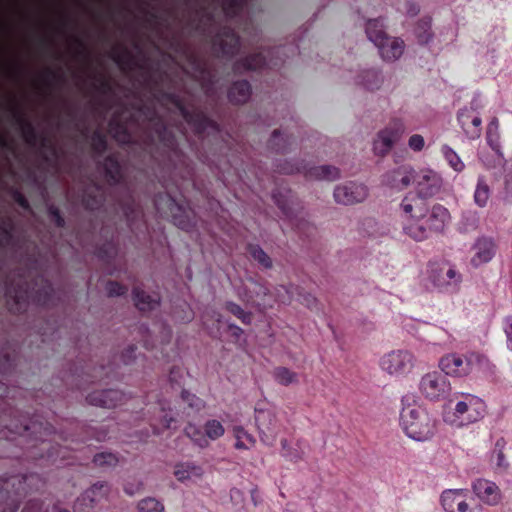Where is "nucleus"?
Instances as JSON below:
<instances>
[{"instance_id": "obj_12", "label": "nucleus", "mask_w": 512, "mask_h": 512, "mask_svg": "<svg viewBox=\"0 0 512 512\" xmlns=\"http://www.w3.org/2000/svg\"><path fill=\"white\" fill-rule=\"evenodd\" d=\"M374 45L378 48L381 58L386 62H395L401 58L405 50V43L398 37L386 35L374 37Z\"/></svg>"}, {"instance_id": "obj_11", "label": "nucleus", "mask_w": 512, "mask_h": 512, "mask_svg": "<svg viewBox=\"0 0 512 512\" xmlns=\"http://www.w3.org/2000/svg\"><path fill=\"white\" fill-rule=\"evenodd\" d=\"M441 505L446 512H482L477 506L470 508L467 493L464 489H447L441 494Z\"/></svg>"}, {"instance_id": "obj_16", "label": "nucleus", "mask_w": 512, "mask_h": 512, "mask_svg": "<svg viewBox=\"0 0 512 512\" xmlns=\"http://www.w3.org/2000/svg\"><path fill=\"white\" fill-rule=\"evenodd\" d=\"M472 489L477 498L487 505L495 506L501 501L499 487L490 480L477 479L473 482Z\"/></svg>"}, {"instance_id": "obj_25", "label": "nucleus", "mask_w": 512, "mask_h": 512, "mask_svg": "<svg viewBox=\"0 0 512 512\" xmlns=\"http://www.w3.org/2000/svg\"><path fill=\"white\" fill-rule=\"evenodd\" d=\"M232 434L235 439L234 447L237 450H250L256 445V438L240 425L233 426Z\"/></svg>"}, {"instance_id": "obj_45", "label": "nucleus", "mask_w": 512, "mask_h": 512, "mask_svg": "<svg viewBox=\"0 0 512 512\" xmlns=\"http://www.w3.org/2000/svg\"><path fill=\"white\" fill-rule=\"evenodd\" d=\"M181 399L193 411H200L205 406L202 399L187 391L181 393Z\"/></svg>"}, {"instance_id": "obj_24", "label": "nucleus", "mask_w": 512, "mask_h": 512, "mask_svg": "<svg viewBox=\"0 0 512 512\" xmlns=\"http://www.w3.org/2000/svg\"><path fill=\"white\" fill-rule=\"evenodd\" d=\"M307 176L314 180L335 181L340 178L341 173L335 166L321 165L311 167L307 172Z\"/></svg>"}, {"instance_id": "obj_1", "label": "nucleus", "mask_w": 512, "mask_h": 512, "mask_svg": "<svg viewBox=\"0 0 512 512\" xmlns=\"http://www.w3.org/2000/svg\"><path fill=\"white\" fill-rule=\"evenodd\" d=\"M401 403L399 423L405 435L417 442L431 440L436 426L429 413L415 401L409 402L407 397H403Z\"/></svg>"}, {"instance_id": "obj_53", "label": "nucleus", "mask_w": 512, "mask_h": 512, "mask_svg": "<svg viewBox=\"0 0 512 512\" xmlns=\"http://www.w3.org/2000/svg\"><path fill=\"white\" fill-rule=\"evenodd\" d=\"M299 301L308 308H314L317 302L316 298L309 293L300 295Z\"/></svg>"}, {"instance_id": "obj_6", "label": "nucleus", "mask_w": 512, "mask_h": 512, "mask_svg": "<svg viewBox=\"0 0 512 512\" xmlns=\"http://www.w3.org/2000/svg\"><path fill=\"white\" fill-rule=\"evenodd\" d=\"M255 424L261 443L272 447L279 434V425L273 409L257 407L255 409Z\"/></svg>"}, {"instance_id": "obj_52", "label": "nucleus", "mask_w": 512, "mask_h": 512, "mask_svg": "<svg viewBox=\"0 0 512 512\" xmlns=\"http://www.w3.org/2000/svg\"><path fill=\"white\" fill-rule=\"evenodd\" d=\"M504 331L507 338V347L512 351V316L504 319Z\"/></svg>"}, {"instance_id": "obj_10", "label": "nucleus", "mask_w": 512, "mask_h": 512, "mask_svg": "<svg viewBox=\"0 0 512 512\" xmlns=\"http://www.w3.org/2000/svg\"><path fill=\"white\" fill-rule=\"evenodd\" d=\"M403 132L404 128L400 123H394L379 131L373 141L374 154L380 157L386 156Z\"/></svg>"}, {"instance_id": "obj_7", "label": "nucleus", "mask_w": 512, "mask_h": 512, "mask_svg": "<svg viewBox=\"0 0 512 512\" xmlns=\"http://www.w3.org/2000/svg\"><path fill=\"white\" fill-rule=\"evenodd\" d=\"M369 196V188L364 183L348 181L335 186L333 198L337 204L351 206L364 202Z\"/></svg>"}, {"instance_id": "obj_35", "label": "nucleus", "mask_w": 512, "mask_h": 512, "mask_svg": "<svg viewBox=\"0 0 512 512\" xmlns=\"http://www.w3.org/2000/svg\"><path fill=\"white\" fill-rule=\"evenodd\" d=\"M185 435L198 447L207 448L209 442H207L204 430L201 431L196 425L188 424L184 428Z\"/></svg>"}, {"instance_id": "obj_21", "label": "nucleus", "mask_w": 512, "mask_h": 512, "mask_svg": "<svg viewBox=\"0 0 512 512\" xmlns=\"http://www.w3.org/2000/svg\"><path fill=\"white\" fill-rule=\"evenodd\" d=\"M173 474L179 482H186L192 479L201 478L203 469L191 461L179 462L175 464Z\"/></svg>"}, {"instance_id": "obj_50", "label": "nucleus", "mask_w": 512, "mask_h": 512, "mask_svg": "<svg viewBox=\"0 0 512 512\" xmlns=\"http://www.w3.org/2000/svg\"><path fill=\"white\" fill-rule=\"evenodd\" d=\"M425 140L424 137L420 134H413L408 139V147L415 151L420 152L424 149Z\"/></svg>"}, {"instance_id": "obj_2", "label": "nucleus", "mask_w": 512, "mask_h": 512, "mask_svg": "<svg viewBox=\"0 0 512 512\" xmlns=\"http://www.w3.org/2000/svg\"><path fill=\"white\" fill-rule=\"evenodd\" d=\"M484 364H488V359L478 353H449L439 359L438 367L446 377L463 378L472 372L475 365Z\"/></svg>"}, {"instance_id": "obj_54", "label": "nucleus", "mask_w": 512, "mask_h": 512, "mask_svg": "<svg viewBox=\"0 0 512 512\" xmlns=\"http://www.w3.org/2000/svg\"><path fill=\"white\" fill-rule=\"evenodd\" d=\"M22 512H46V510L43 509L42 504L38 502H32L29 503Z\"/></svg>"}, {"instance_id": "obj_28", "label": "nucleus", "mask_w": 512, "mask_h": 512, "mask_svg": "<svg viewBox=\"0 0 512 512\" xmlns=\"http://www.w3.org/2000/svg\"><path fill=\"white\" fill-rule=\"evenodd\" d=\"M441 154L449 167L456 173H462L465 170V163L459 156V154L452 149L449 145L441 146Z\"/></svg>"}, {"instance_id": "obj_48", "label": "nucleus", "mask_w": 512, "mask_h": 512, "mask_svg": "<svg viewBox=\"0 0 512 512\" xmlns=\"http://www.w3.org/2000/svg\"><path fill=\"white\" fill-rule=\"evenodd\" d=\"M183 214H173V220L175 225L183 230H188L192 227V220L190 218V211H182Z\"/></svg>"}, {"instance_id": "obj_55", "label": "nucleus", "mask_w": 512, "mask_h": 512, "mask_svg": "<svg viewBox=\"0 0 512 512\" xmlns=\"http://www.w3.org/2000/svg\"><path fill=\"white\" fill-rule=\"evenodd\" d=\"M234 2H235L234 7L225 6V11H226L227 15L232 16V15L237 14L238 11L240 10V8L242 7L243 0H234Z\"/></svg>"}, {"instance_id": "obj_4", "label": "nucleus", "mask_w": 512, "mask_h": 512, "mask_svg": "<svg viewBox=\"0 0 512 512\" xmlns=\"http://www.w3.org/2000/svg\"><path fill=\"white\" fill-rule=\"evenodd\" d=\"M418 390L425 399L439 401L450 394L451 383L441 370L428 371L420 377Z\"/></svg>"}, {"instance_id": "obj_27", "label": "nucleus", "mask_w": 512, "mask_h": 512, "mask_svg": "<svg viewBox=\"0 0 512 512\" xmlns=\"http://www.w3.org/2000/svg\"><path fill=\"white\" fill-rule=\"evenodd\" d=\"M490 195V187L487 184L485 176H478L473 195L474 203L480 208L486 207L489 202Z\"/></svg>"}, {"instance_id": "obj_23", "label": "nucleus", "mask_w": 512, "mask_h": 512, "mask_svg": "<svg viewBox=\"0 0 512 512\" xmlns=\"http://www.w3.org/2000/svg\"><path fill=\"white\" fill-rule=\"evenodd\" d=\"M382 83L383 76L376 69L362 71L356 78V84L369 91L378 90Z\"/></svg>"}, {"instance_id": "obj_64", "label": "nucleus", "mask_w": 512, "mask_h": 512, "mask_svg": "<svg viewBox=\"0 0 512 512\" xmlns=\"http://www.w3.org/2000/svg\"><path fill=\"white\" fill-rule=\"evenodd\" d=\"M97 139H98V143L96 144L97 145V149L100 150V149H104L105 148V140L102 136H97Z\"/></svg>"}, {"instance_id": "obj_22", "label": "nucleus", "mask_w": 512, "mask_h": 512, "mask_svg": "<svg viewBox=\"0 0 512 512\" xmlns=\"http://www.w3.org/2000/svg\"><path fill=\"white\" fill-rule=\"evenodd\" d=\"M403 231L406 235L416 241H422L429 237V228L425 219L402 220Z\"/></svg>"}, {"instance_id": "obj_29", "label": "nucleus", "mask_w": 512, "mask_h": 512, "mask_svg": "<svg viewBox=\"0 0 512 512\" xmlns=\"http://www.w3.org/2000/svg\"><path fill=\"white\" fill-rule=\"evenodd\" d=\"M480 215L477 211L468 210L462 214L458 224L459 230L463 233H472L479 228Z\"/></svg>"}, {"instance_id": "obj_59", "label": "nucleus", "mask_w": 512, "mask_h": 512, "mask_svg": "<svg viewBox=\"0 0 512 512\" xmlns=\"http://www.w3.org/2000/svg\"><path fill=\"white\" fill-rule=\"evenodd\" d=\"M505 197H506L507 201L512 203V182L506 185Z\"/></svg>"}, {"instance_id": "obj_42", "label": "nucleus", "mask_w": 512, "mask_h": 512, "mask_svg": "<svg viewBox=\"0 0 512 512\" xmlns=\"http://www.w3.org/2000/svg\"><path fill=\"white\" fill-rule=\"evenodd\" d=\"M93 462L100 468H112L118 464V457L110 452H101L94 456Z\"/></svg>"}, {"instance_id": "obj_15", "label": "nucleus", "mask_w": 512, "mask_h": 512, "mask_svg": "<svg viewBox=\"0 0 512 512\" xmlns=\"http://www.w3.org/2000/svg\"><path fill=\"white\" fill-rule=\"evenodd\" d=\"M458 121L464 133L469 139H477L481 135L482 119L473 108H463L458 112Z\"/></svg>"}, {"instance_id": "obj_58", "label": "nucleus", "mask_w": 512, "mask_h": 512, "mask_svg": "<svg viewBox=\"0 0 512 512\" xmlns=\"http://www.w3.org/2000/svg\"><path fill=\"white\" fill-rule=\"evenodd\" d=\"M250 494H251V500H252L254 506H258L260 503V498L258 496L257 489L256 488L252 489Z\"/></svg>"}, {"instance_id": "obj_38", "label": "nucleus", "mask_w": 512, "mask_h": 512, "mask_svg": "<svg viewBox=\"0 0 512 512\" xmlns=\"http://www.w3.org/2000/svg\"><path fill=\"white\" fill-rule=\"evenodd\" d=\"M245 289L247 291L246 299L247 301L254 302L256 298H263L267 295V288L262 284L249 279L245 284Z\"/></svg>"}, {"instance_id": "obj_60", "label": "nucleus", "mask_w": 512, "mask_h": 512, "mask_svg": "<svg viewBox=\"0 0 512 512\" xmlns=\"http://www.w3.org/2000/svg\"><path fill=\"white\" fill-rule=\"evenodd\" d=\"M114 169H115V173H113V172H111V171H110L109 173H110V177H111V179H112L114 182H116V181H118V180H119V178H120V173H119V166H118V164H115Z\"/></svg>"}, {"instance_id": "obj_34", "label": "nucleus", "mask_w": 512, "mask_h": 512, "mask_svg": "<svg viewBox=\"0 0 512 512\" xmlns=\"http://www.w3.org/2000/svg\"><path fill=\"white\" fill-rule=\"evenodd\" d=\"M238 45L239 38L232 30H225L219 38V46L225 54H233Z\"/></svg>"}, {"instance_id": "obj_61", "label": "nucleus", "mask_w": 512, "mask_h": 512, "mask_svg": "<svg viewBox=\"0 0 512 512\" xmlns=\"http://www.w3.org/2000/svg\"><path fill=\"white\" fill-rule=\"evenodd\" d=\"M229 328L233 332V335L235 336H239L243 332V330L236 325H230Z\"/></svg>"}, {"instance_id": "obj_47", "label": "nucleus", "mask_w": 512, "mask_h": 512, "mask_svg": "<svg viewBox=\"0 0 512 512\" xmlns=\"http://www.w3.org/2000/svg\"><path fill=\"white\" fill-rule=\"evenodd\" d=\"M226 309L240 319L244 324H249L251 322V314L244 311L238 304L227 302Z\"/></svg>"}, {"instance_id": "obj_14", "label": "nucleus", "mask_w": 512, "mask_h": 512, "mask_svg": "<svg viewBox=\"0 0 512 512\" xmlns=\"http://www.w3.org/2000/svg\"><path fill=\"white\" fill-rule=\"evenodd\" d=\"M414 168L399 166L383 175V184L392 191L400 192L413 184Z\"/></svg>"}, {"instance_id": "obj_17", "label": "nucleus", "mask_w": 512, "mask_h": 512, "mask_svg": "<svg viewBox=\"0 0 512 512\" xmlns=\"http://www.w3.org/2000/svg\"><path fill=\"white\" fill-rule=\"evenodd\" d=\"M472 252L473 255L470 262L472 266L479 267L493 259L496 252V246L491 238L479 237L472 246Z\"/></svg>"}, {"instance_id": "obj_63", "label": "nucleus", "mask_w": 512, "mask_h": 512, "mask_svg": "<svg viewBox=\"0 0 512 512\" xmlns=\"http://www.w3.org/2000/svg\"><path fill=\"white\" fill-rule=\"evenodd\" d=\"M117 140L122 143H125L129 140V135L125 131H123L121 135L117 136Z\"/></svg>"}, {"instance_id": "obj_26", "label": "nucleus", "mask_w": 512, "mask_h": 512, "mask_svg": "<svg viewBox=\"0 0 512 512\" xmlns=\"http://www.w3.org/2000/svg\"><path fill=\"white\" fill-rule=\"evenodd\" d=\"M414 34L419 44H429L433 39L432 19L430 17L420 19L415 26Z\"/></svg>"}, {"instance_id": "obj_13", "label": "nucleus", "mask_w": 512, "mask_h": 512, "mask_svg": "<svg viewBox=\"0 0 512 512\" xmlns=\"http://www.w3.org/2000/svg\"><path fill=\"white\" fill-rule=\"evenodd\" d=\"M108 493L109 486L106 482H96L77 498L74 510L76 512H87L96 503L104 499Z\"/></svg>"}, {"instance_id": "obj_56", "label": "nucleus", "mask_w": 512, "mask_h": 512, "mask_svg": "<svg viewBox=\"0 0 512 512\" xmlns=\"http://www.w3.org/2000/svg\"><path fill=\"white\" fill-rule=\"evenodd\" d=\"M231 499L234 501L243 500V492L237 488H233L230 492Z\"/></svg>"}, {"instance_id": "obj_5", "label": "nucleus", "mask_w": 512, "mask_h": 512, "mask_svg": "<svg viewBox=\"0 0 512 512\" xmlns=\"http://www.w3.org/2000/svg\"><path fill=\"white\" fill-rule=\"evenodd\" d=\"M454 411L461 424H471L484 417L486 405L478 396L464 393L456 402Z\"/></svg>"}, {"instance_id": "obj_46", "label": "nucleus", "mask_w": 512, "mask_h": 512, "mask_svg": "<svg viewBox=\"0 0 512 512\" xmlns=\"http://www.w3.org/2000/svg\"><path fill=\"white\" fill-rule=\"evenodd\" d=\"M281 455L288 461L296 462L302 458V454L291 447L287 439L281 440Z\"/></svg>"}, {"instance_id": "obj_36", "label": "nucleus", "mask_w": 512, "mask_h": 512, "mask_svg": "<svg viewBox=\"0 0 512 512\" xmlns=\"http://www.w3.org/2000/svg\"><path fill=\"white\" fill-rule=\"evenodd\" d=\"M138 512H164V504L155 497H146L137 503Z\"/></svg>"}, {"instance_id": "obj_49", "label": "nucleus", "mask_w": 512, "mask_h": 512, "mask_svg": "<svg viewBox=\"0 0 512 512\" xmlns=\"http://www.w3.org/2000/svg\"><path fill=\"white\" fill-rule=\"evenodd\" d=\"M266 64L265 58L262 54L252 55L245 61V68L250 70H256Z\"/></svg>"}, {"instance_id": "obj_39", "label": "nucleus", "mask_w": 512, "mask_h": 512, "mask_svg": "<svg viewBox=\"0 0 512 512\" xmlns=\"http://www.w3.org/2000/svg\"><path fill=\"white\" fill-rule=\"evenodd\" d=\"M431 339L434 345L449 346L454 342L453 335L446 329L441 327H435L431 331Z\"/></svg>"}, {"instance_id": "obj_31", "label": "nucleus", "mask_w": 512, "mask_h": 512, "mask_svg": "<svg viewBox=\"0 0 512 512\" xmlns=\"http://www.w3.org/2000/svg\"><path fill=\"white\" fill-rule=\"evenodd\" d=\"M486 140L489 146L500 156H502L500 145L499 121L494 118L487 126Z\"/></svg>"}, {"instance_id": "obj_3", "label": "nucleus", "mask_w": 512, "mask_h": 512, "mask_svg": "<svg viewBox=\"0 0 512 512\" xmlns=\"http://www.w3.org/2000/svg\"><path fill=\"white\" fill-rule=\"evenodd\" d=\"M416 356L408 349H394L381 356L379 368L391 377H404L416 367Z\"/></svg>"}, {"instance_id": "obj_57", "label": "nucleus", "mask_w": 512, "mask_h": 512, "mask_svg": "<svg viewBox=\"0 0 512 512\" xmlns=\"http://www.w3.org/2000/svg\"><path fill=\"white\" fill-rule=\"evenodd\" d=\"M496 458H497V461H496V465L498 467H506V462H505V457H504V454L501 450H498L497 453H496Z\"/></svg>"}, {"instance_id": "obj_19", "label": "nucleus", "mask_w": 512, "mask_h": 512, "mask_svg": "<svg viewBox=\"0 0 512 512\" xmlns=\"http://www.w3.org/2000/svg\"><path fill=\"white\" fill-rule=\"evenodd\" d=\"M402 220L423 219L428 213V208L424 200L418 196H406L401 204Z\"/></svg>"}, {"instance_id": "obj_41", "label": "nucleus", "mask_w": 512, "mask_h": 512, "mask_svg": "<svg viewBox=\"0 0 512 512\" xmlns=\"http://www.w3.org/2000/svg\"><path fill=\"white\" fill-rule=\"evenodd\" d=\"M251 257L258 262L263 268L270 269L272 267V260L266 252L258 245H250L248 247Z\"/></svg>"}, {"instance_id": "obj_9", "label": "nucleus", "mask_w": 512, "mask_h": 512, "mask_svg": "<svg viewBox=\"0 0 512 512\" xmlns=\"http://www.w3.org/2000/svg\"><path fill=\"white\" fill-rule=\"evenodd\" d=\"M442 183V178L436 171L432 169L416 171L414 169L413 184L418 197L423 199L436 195L441 190Z\"/></svg>"}, {"instance_id": "obj_37", "label": "nucleus", "mask_w": 512, "mask_h": 512, "mask_svg": "<svg viewBox=\"0 0 512 512\" xmlns=\"http://www.w3.org/2000/svg\"><path fill=\"white\" fill-rule=\"evenodd\" d=\"M273 376L277 383L284 386H288L298 382L297 374L285 367L276 368L273 372Z\"/></svg>"}, {"instance_id": "obj_43", "label": "nucleus", "mask_w": 512, "mask_h": 512, "mask_svg": "<svg viewBox=\"0 0 512 512\" xmlns=\"http://www.w3.org/2000/svg\"><path fill=\"white\" fill-rule=\"evenodd\" d=\"M366 34L368 36V39L374 43V37H377L378 35L384 38L387 34L384 30L383 22L379 19H372L369 20L366 24Z\"/></svg>"}, {"instance_id": "obj_51", "label": "nucleus", "mask_w": 512, "mask_h": 512, "mask_svg": "<svg viewBox=\"0 0 512 512\" xmlns=\"http://www.w3.org/2000/svg\"><path fill=\"white\" fill-rule=\"evenodd\" d=\"M126 289L117 282H108L106 284V292L109 296H119L124 294Z\"/></svg>"}, {"instance_id": "obj_30", "label": "nucleus", "mask_w": 512, "mask_h": 512, "mask_svg": "<svg viewBox=\"0 0 512 512\" xmlns=\"http://www.w3.org/2000/svg\"><path fill=\"white\" fill-rule=\"evenodd\" d=\"M251 94V88L247 81L235 82L229 91V99L234 103L246 102Z\"/></svg>"}, {"instance_id": "obj_8", "label": "nucleus", "mask_w": 512, "mask_h": 512, "mask_svg": "<svg viewBox=\"0 0 512 512\" xmlns=\"http://www.w3.org/2000/svg\"><path fill=\"white\" fill-rule=\"evenodd\" d=\"M429 279L440 291L455 289L461 282V275L450 264L431 265Z\"/></svg>"}, {"instance_id": "obj_20", "label": "nucleus", "mask_w": 512, "mask_h": 512, "mask_svg": "<svg viewBox=\"0 0 512 512\" xmlns=\"http://www.w3.org/2000/svg\"><path fill=\"white\" fill-rule=\"evenodd\" d=\"M424 219L430 233L440 232L443 231L445 226L448 224L450 220V213L447 208L437 204L428 211Z\"/></svg>"}, {"instance_id": "obj_40", "label": "nucleus", "mask_w": 512, "mask_h": 512, "mask_svg": "<svg viewBox=\"0 0 512 512\" xmlns=\"http://www.w3.org/2000/svg\"><path fill=\"white\" fill-rule=\"evenodd\" d=\"M39 478L36 475H26V476H16L12 477L5 483L4 489L6 491H9V487H14L16 483H18V487L15 489L16 492H19L20 490H25L26 486H31L34 482L38 481Z\"/></svg>"}, {"instance_id": "obj_62", "label": "nucleus", "mask_w": 512, "mask_h": 512, "mask_svg": "<svg viewBox=\"0 0 512 512\" xmlns=\"http://www.w3.org/2000/svg\"><path fill=\"white\" fill-rule=\"evenodd\" d=\"M286 293L288 294L287 296H283V295H281V294H279V295H278V297L280 298V300H281L282 302H284V303H285V302H290V301L292 300V295H290V294H291V292H290L289 290H286Z\"/></svg>"}, {"instance_id": "obj_33", "label": "nucleus", "mask_w": 512, "mask_h": 512, "mask_svg": "<svg viewBox=\"0 0 512 512\" xmlns=\"http://www.w3.org/2000/svg\"><path fill=\"white\" fill-rule=\"evenodd\" d=\"M133 296L135 305L142 311L151 310L159 304L157 297H152L139 289L133 291Z\"/></svg>"}, {"instance_id": "obj_44", "label": "nucleus", "mask_w": 512, "mask_h": 512, "mask_svg": "<svg viewBox=\"0 0 512 512\" xmlns=\"http://www.w3.org/2000/svg\"><path fill=\"white\" fill-rule=\"evenodd\" d=\"M161 415L159 416L163 427L166 429L171 428L172 423L175 421L177 412H175L170 405L160 403Z\"/></svg>"}, {"instance_id": "obj_32", "label": "nucleus", "mask_w": 512, "mask_h": 512, "mask_svg": "<svg viewBox=\"0 0 512 512\" xmlns=\"http://www.w3.org/2000/svg\"><path fill=\"white\" fill-rule=\"evenodd\" d=\"M203 430L207 442L216 441L225 434V428L223 424L216 419L207 420L203 425Z\"/></svg>"}, {"instance_id": "obj_18", "label": "nucleus", "mask_w": 512, "mask_h": 512, "mask_svg": "<svg viewBox=\"0 0 512 512\" xmlns=\"http://www.w3.org/2000/svg\"><path fill=\"white\" fill-rule=\"evenodd\" d=\"M124 399L125 395L114 389L95 391L87 396L89 404L103 408H114L121 404Z\"/></svg>"}]
</instances>
